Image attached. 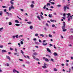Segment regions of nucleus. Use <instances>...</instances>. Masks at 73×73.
I'll list each match as a JSON object with an SVG mask.
<instances>
[{"label": "nucleus", "mask_w": 73, "mask_h": 73, "mask_svg": "<svg viewBox=\"0 0 73 73\" xmlns=\"http://www.w3.org/2000/svg\"><path fill=\"white\" fill-rule=\"evenodd\" d=\"M45 61H47V62H49V60H48V58H45Z\"/></svg>", "instance_id": "18"}, {"label": "nucleus", "mask_w": 73, "mask_h": 73, "mask_svg": "<svg viewBox=\"0 0 73 73\" xmlns=\"http://www.w3.org/2000/svg\"><path fill=\"white\" fill-rule=\"evenodd\" d=\"M66 8H67V9H69V7H66Z\"/></svg>", "instance_id": "64"}, {"label": "nucleus", "mask_w": 73, "mask_h": 73, "mask_svg": "<svg viewBox=\"0 0 73 73\" xmlns=\"http://www.w3.org/2000/svg\"><path fill=\"white\" fill-rule=\"evenodd\" d=\"M66 31V29H63V32H65V31Z\"/></svg>", "instance_id": "43"}, {"label": "nucleus", "mask_w": 73, "mask_h": 73, "mask_svg": "<svg viewBox=\"0 0 73 73\" xmlns=\"http://www.w3.org/2000/svg\"><path fill=\"white\" fill-rule=\"evenodd\" d=\"M8 23L9 25H11L12 24V23L11 22H9Z\"/></svg>", "instance_id": "20"}, {"label": "nucleus", "mask_w": 73, "mask_h": 73, "mask_svg": "<svg viewBox=\"0 0 73 73\" xmlns=\"http://www.w3.org/2000/svg\"><path fill=\"white\" fill-rule=\"evenodd\" d=\"M10 49L11 50H13V49L11 48V47L10 48Z\"/></svg>", "instance_id": "48"}, {"label": "nucleus", "mask_w": 73, "mask_h": 73, "mask_svg": "<svg viewBox=\"0 0 73 73\" xmlns=\"http://www.w3.org/2000/svg\"><path fill=\"white\" fill-rule=\"evenodd\" d=\"M3 8H7V7H6L5 6H2Z\"/></svg>", "instance_id": "46"}, {"label": "nucleus", "mask_w": 73, "mask_h": 73, "mask_svg": "<svg viewBox=\"0 0 73 73\" xmlns=\"http://www.w3.org/2000/svg\"><path fill=\"white\" fill-rule=\"evenodd\" d=\"M35 44H37V45H38V44H40L39 43H38V42H35Z\"/></svg>", "instance_id": "31"}, {"label": "nucleus", "mask_w": 73, "mask_h": 73, "mask_svg": "<svg viewBox=\"0 0 73 73\" xmlns=\"http://www.w3.org/2000/svg\"><path fill=\"white\" fill-rule=\"evenodd\" d=\"M34 55H35V56H36L38 54L37 53V52H35L33 53Z\"/></svg>", "instance_id": "17"}, {"label": "nucleus", "mask_w": 73, "mask_h": 73, "mask_svg": "<svg viewBox=\"0 0 73 73\" xmlns=\"http://www.w3.org/2000/svg\"><path fill=\"white\" fill-rule=\"evenodd\" d=\"M46 56H48V57H50V56H49V55L47 54V55H46Z\"/></svg>", "instance_id": "36"}, {"label": "nucleus", "mask_w": 73, "mask_h": 73, "mask_svg": "<svg viewBox=\"0 0 73 73\" xmlns=\"http://www.w3.org/2000/svg\"><path fill=\"white\" fill-rule=\"evenodd\" d=\"M49 44L50 45V46H53V45L52 44Z\"/></svg>", "instance_id": "63"}, {"label": "nucleus", "mask_w": 73, "mask_h": 73, "mask_svg": "<svg viewBox=\"0 0 73 73\" xmlns=\"http://www.w3.org/2000/svg\"><path fill=\"white\" fill-rule=\"evenodd\" d=\"M43 68H46V66H42Z\"/></svg>", "instance_id": "37"}, {"label": "nucleus", "mask_w": 73, "mask_h": 73, "mask_svg": "<svg viewBox=\"0 0 73 73\" xmlns=\"http://www.w3.org/2000/svg\"><path fill=\"white\" fill-rule=\"evenodd\" d=\"M4 28L3 27H2L0 28V32H2V29H3Z\"/></svg>", "instance_id": "19"}, {"label": "nucleus", "mask_w": 73, "mask_h": 73, "mask_svg": "<svg viewBox=\"0 0 73 73\" xmlns=\"http://www.w3.org/2000/svg\"><path fill=\"white\" fill-rule=\"evenodd\" d=\"M21 53H22V54H23V53H24V52H23V50H21Z\"/></svg>", "instance_id": "51"}, {"label": "nucleus", "mask_w": 73, "mask_h": 73, "mask_svg": "<svg viewBox=\"0 0 73 73\" xmlns=\"http://www.w3.org/2000/svg\"><path fill=\"white\" fill-rule=\"evenodd\" d=\"M2 52H7V51L4 50H2Z\"/></svg>", "instance_id": "22"}, {"label": "nucleus", "mask_w": 73, "mask_h": 73, "mask_svg": "<svg viewBox=\"0 0 73 73\" xmlns=\"http://www.w3.org/2000/svg\"><path fill=\"white\" fill-rule=\"evenodd\" d=\"M21 44H24V42H23V41H21Z\"/></svg>", "instance_id": "33"}, {"label": "nucleus", "mask_w": 73, "mask_h": 73, "mask_svg": "<svg viewBox=\"0 0 73 73\" xmlns=\"http://www.w3.org/2000/svg\"><path fill=\"white\" fill-rule=\"evenodd\" d=\"M6 13L8 15V16H9V13L7 12Z\"/></svg>", "instance_id": "42"}, {"label": "nucleus", "mask_w": 73, "mask_h": 73, "mask_svg": "<svg viewBox=\"0 0 73 73\" xmlns=\"http://www.w3.org/2000/svg\"><path fill=\"white\" fill-rule=\"evenodd\" d=\"M0 48H3V45H0Z\"/></svg>", "instance_id": "38"}, {"label": "nucleus", "mask_w": 73, "mask_h": 73, "mask_svg": "<svg viewBox=\"0 0 73 73\" xmlns=\"http://www.w3.org/2000/svg\"><path fill=\"white\" fill-rule=\"evenodd\" d=\"M65 16H66V14L65 13H64V14H63V16L64 17H65Z\"/></svg>", "instance_id": "39"}, {"label": "nucleus", "mask_w": 73, "mask_h": 73, "mask_svg": "<svg viewBox=\"0 0 73 73\" xmlns=\"http://www.w3.org/2000/svg\"><path fill=\"white\" fill-rule=\"evenodd\" d=\"M15 25L16 26H20V25L19 24H16Z\"/></svg>", "instance_id": "24"}, {"label": "nucleus", "mask_w": 73, "mask_h": 73, "mask_svg": "<svg viewBox=\"0 0 73 73\" xmlns=\"http://www.w3.org/2000/svg\"><path fill=\"white\" fill-rule=\"evenodd\" d=\"M18 44L19 45V47H20V46H21V45H20V44L19 43H18Z\"/></svg>", "instance_id": "58"}, {"label": "nucleus", "mask_w": 73, "mask_h": 73, "mask_svg": "<svg viewBox=\"0 0 73 73\" xmlns=\"http://www.w3.org/2000/svg\"><path fill=\"white\" fill-rule=\"evenodd\" d=\"M50 21L51 22H54V21H55V22H56V21H54V20H53L52 19H50Z\"/></svg>", "instance_id": "11"}, {"label": "nucleus", "mask_w": 73, "mask_h": 73, "mask_svg": "<svg viewBox=\"0 0 73 73\" xmlns=\"http://www.w3.org/2000/svg\"><path fill=\"white\" fill-rule=\"evenodd\" d=\"M54 15H57V14H56V13H54Z\"/></svg>", "instance_id": "60"}, {"label": "nucleus", "mask_w": 73, "mask_h": 73, "mask_svg": "<svg viewBox=\"0 0 73 73\" xmlns=\"http://www.w3.org/2000/svg\"><path fill=\"white\" fill-rule=\"evenodd\" d=\"M8 45H11V44H12V43H11V42H9V43H8V44H7Z\"/></svg>", "instance_id": "52"}, {"label": "nucleus", "mask_w": 73, "mask_h": 73, "mask_svg": "<svg viewBox=\"0 0 73 73\" xmlns=\"http://www.w3.org/2000/svg\"><path fill=\"white\" fill-rule=\"evenodd\" d=\"M13 73H16V72H17V73H19V72L18 71H17V70H16V69H13Z\"/></svg>", "instance_id": "4"}, {"label": "nucleus", "mask_w": 73, "mask_h": 73, "mask_svg": "<svg viewBox=\"0 0 73 73\" xmlns=\"http://www.w3.org/2000/svg\"><path fill=\"white\" fill-rule=\"evenodd\" d=\"M11 9H15V7H13V5H12L10 7H9V11H11Z\"/></svg>", "instance_id": "2"}, {"label": "nucleus", "mask_w": 73, "mask_h": 73, "mask_svg": "<svg viewBox=\"0 0 73 73\" xmlns=\"http://www.w3.org/2000/svg\"><path fill=\"white\" fill-rule=\"evenodd\" d=\"M40 36H42V37H44V35L42 34H40Z\"/></svg>", "instance_id": "26"}, {"label": "nucleus", "mask_w": 73, "mask_h": 73, "mask_svg": "<svg viewBox=\"0 0 73 73\" xmlns=\"http://www.w3.org/2000/svg\"><path fill=\"white\" fill-rule=\"evenodd\" d=\"M19 61H23V60L21 59H19Z\"/></svg>", "instance_id": "35"}, {"label": "nucleus", "mask_w": 73, "mask_h": 73, "mask_svg": "<svg viewBox=\"0 0 73 73\" xmlns=\"http://www.w3.org/2000/svg\"><path fill=\"white\" fill-rule=\"evenodd\" d=\"M18 36H19V35H17L16 36V37L17 38H18Z\"/></svg>", "instance_id": "57"}, {"label": "nucleus", "mask_w": 73, "mask_h": 73, "mask_svg": "<svg viewBox=\"0 0 73 73\" xmlns=\"http://www.w3.org/2000/svg\"><path fill=\"white\" fill-rule=\"evenodd\" d=\"M54 56H57V54L56 52H54Z\"/></svg>", "instance_id": "13"}, {"label": "nucleus", "mask_w": 73, "mask_h": 73, "mask_svg": "<svg viewBox=\"0 0 73 73\" xmlns=\"http://www.w3.org/2000/svg\"><path fill=\"white\" fill-rule=\"evenodd\" d=\"M3 12L2 11H0V16H2L3 15Z\"/></svg>", "instance_id": "9"}, {"label": "nucleus", "mask_w": 73, "mask_h": 73, "mask_svg": "<svg viewBox=\"0 0 73 73\" xmlns=\"http://www.w3.org/2000/svg\"><path fill=\"white\" fill-rule=\"evenodd\" d=\"M37 18H38V19H39V20H41V19L40 18V17L38 15L37 16Z\"/></svg>", "instance_id": "10"}, {"label": "nucleus", "mask_w": 73, "mask_h": 73, "mask_svg": "<svg viewBox=\"0 0 73 73\" xmlns=\"http://www.w3.org/2000/svg\"><path fill=\"white\" fill-rule=\"evenodd\" d=\"M15 23H19V21H18L17 20H16L15 21Z\"/></svg>", "instance_id": "15"}, {"label": "nucleus", "mask_w": 73, "mask_h": 73, "mask_svg": "<svg viewBox=\"0 0 73 73\" xmlns=\"http://www.w3.org/2000/svg\"><path fill=\"white\" fill-rule=\"evenodd\" d=\"M31 8H33V7H34V5L32 3L31 5Z\"/></svg>", "instance_id": "16"}, {"label": "nucleus", "mask_w": 73, "mask_h": 73, "mask_svg": "<svg viewBox=\"0 0 73 73\" xmlns=\"http://www.w3.org/2000/svg\"><path fill=\"white\" fill-rule=\"evenodd\" d=\"M62 29H64L65 28V22H63V26L62 27Z\"/></svg>", "instance_id": "3"}, {"label": "nucleus", "mask_w": 73, "mask_h": 73, "mask_svg": "<svg viewBox=\"0 0 73 73\" xmlns=\"http://www.w3.org/2000/svg\"><path fill=\"white\" fill-rule=\"evenodd\" d=\"M15 52H17V48H15Z\"/></svg>", "instance_id": "50"}, {"label": "nucleus", "mask_w": 73, "mask_h": 73, "mask_svg": "<svg viewBox=\"0 0 73 73\" xmlns=\"http://www.w3.org/2000/svg\"><path fill=\"white\" fill-rule=\"evenodd\" d=\"M11 52H8V54H11Z\"/></svg>", "instance_id": "61"}, {"label": "nucleus", "mask_w": 73, "mask_h": 73, "mask_svg": "<svg viewBox=\"0 0 73 73\" xmlns=\"http://www.w3.org/2000/svg\"><path fill=\"white\" fill-rule=\"evenodd\" d=\"M54 49H56V46H55V45H54Z\"/></svg>", "instance_id": "56"}, {"label": "nucleus", "mask_w": 73, "mask_h": 73, "mask_svg": "<svg viewBox=\"0 0 73 73\" xmlns=\"http://www.w3.org/2000/svg\"><path fill=\"white\" fill-rule=\"evenodd\" d=\"M50 3H51V4H54V2H50Z\"/></svg>", "instance_id": "44"}, {"label": "nucleus", "mask_w": 73, "mask_h": 73, "mask_svg": "<svg viewBox=\"0 0 73 73\" xmlns=\"http://www.w3.org/2000/svg\"><path fill=\"white\" fill-rule=\"evenodd\" d=\"M6 58H7V59H8L10 61L11 60V58H10V57H9V56H6Z\"/></svg>", "instance_id": "6"}, {"label": "nucleus", "mask_w": 73, "mask_h": 73, "mask_svg": "<svg viewBox=\"0 0 73 73\" xmlns=\"http://www.w3.org/2000/svg\"><path fill=\"white\" fill-rule=\"evenodd\" d=\"M48 36L49 37H52V35H50V34H49L48 35Z\"/></svg>", "instance_id": "27"}, {"label": "nucleus", "mask_w": 73, "mask_h": 73, "mask_svg": "<svg viewBox=\"0 0 73 73\" xmlns=\"http://www.w3.org/2000/svg\"><path fill=\"white\" fill-rule=\"evenodd\" d=\"M69 37L70 38H73V36L72 35V36H69Z\"/></svg>", "instance_id": "28"}, {"label": "nucleus", "mask_w": 73, "mask_h": 73, "mask_svg": "<svg viewBox=\"0 0 73 73\" xmlns=\"http://www.w3.org/2000/svg\"><path fill=\"white\" fill-rule=\"evenodd\" d=\"M4 12H7V9H5L4 10Z\"/></svg>", "instance_id": "59"}, {"label": "nucleus", "mask_w": 73, "mask_h": 73, "mask_svg": "<svg viewBox=\"0 0 73 73\" xmlns=\"http://www.w3.org/2000/svg\"><path fill=\"white\" fill-rule=\"evenodd\" d=\"M16 36L15 35H14L13 36V38L14 39H15V37H16Z\"/></svg>", "instance_id": "32"}, {"label": "nucleus", "mask_w": 73, "mask_h": 73, "mask_svg": "<svg viewBox=\"0 0 73 73\" xmlns=\"http://www.w3.org/2000/svg\"><path fill=\"white\" fill-rule=\"evenodd\" d=\"M40 16L41 19H43L44 18V17H43V16H42V15H40Z\"/></svg>", "instance_id": "34"}, {"label": "nucleus", "mask_w": 73, "mask_h": 73, "mask_svg": "<svg viewBox=\"0 0 73 73\" xmlns=\"http://www.w3.org/2000/svg\"><path fill=\"white\" fill-rule=\"evenodd\" d=\"M52 16L53 15H52V14H49L48 15V16L49 17H52Z\"/></svg>", "instance_id": "12"}, {"label": "nucleus", "mask_w": 73, "mask_h": 73, "mask_svg": "<svg viewBox=\"0 0 73 73\" xmlns=\"http://www.w3.org/2000/svg\"><path fill=\"white\" fill-rule=\"evenodd\" d=\"M52 27H55V25H54V24L52 25Z\"/></svg>", "instance_id": "45"}, {"label": "nucleus", "mask_w": 73, "mask_h": 73, "mask_svg": "<svg viewBox=\"0 0 73 73\" xmlns=\"http://www.w3.org/2000/svg\"><path fill=\"white\" fill-rule=\"evenodd\" d=\"M27 56L28 59H30V58H29V56Z\"/></svg>", "instance_id": "53"}, {"label": "nucleus", "mask_w": 73, "mask_h": 73, "mask_svg": "<svg viewBox=\"0 0 73 73\" xmlns=\"http://www.w3.org/2000/svg\"><path fill=\"white\" fill-rule=\"evenodd\" d=\"M33 57L34 59H36V57H35V56L33 55Z\"/></svg>", "instance_id": "41"}, {"label": "nucleus", "mask_w": 73, "mask_h": 73, "mask_svg": "<svg viewBox=\"0 0 73 73\" xmlns=\"http://www.w3.org/2000/svg\"><path fill=\"white\" fill-rule=\"evenodd\" d=\"M35 36H38V34L36 33V34H35Z\"/></svg>", "instance_id": "49"}, {"label": "nucleus", "mask_w": 73, "mask_h": 73, "mask_svg": "<svg viewBox=\"0 0 73 73\" xmlns=\"http://www.w3.org/2000/svg\"><path fill=\"white\" fill-rule=\"evenodd\" d=\"M50 4L49 3H47L46 4V7H48V6H50Z\"/></svg>", "instance_id": "14"}, {"label": "nucleus", "mask_w": 73, "mask_h": 73, "mask_svg": "<svg viewBox=\"0 0 73 73\" xmlns=\"http://www.w3.org/2000/svg\"><path fill=\"white\" fill-rule=\"evenodd\" d=\"M27 23L29 24H32V22H27Z\"/></svg>", "instance_id": "29"}, {"label": "nucleus", "mask_w": 73, "mask_h": 73, "mask_svg": "<svg viewBox=\"0 0 73 73\" xmlns=\"http://www.w3.org/2000/svg\"><path fill=\"white\" fill-rule=\"evenodd\" d=\"M10 3H11V4H12V5H13V2L12 1H10Z\"/></svg>", "instance_id": "30"}, {"label": "nucleus", "mask_w": 73, "mask_h": 73, "mask_svg": "<svg viewBox=\"0 0 73 73\" xmlns=\"http://www.w3.org/2000/svg\"><path fill=\"white\" fill-rule=\"evenodd\" d=\"M17 17H18V19H19L20 20H21L22 19L21 18H20V17H19L18 16H17Z\"/></svg>", "instance_id": "55"}, {"label": "nucleus", "mask_w": 73, "mask_h": 73, "mask_svg": "<svg viewBox=\"0 0 73 73\" xmlns=\"http://www.w3.org/2000/svg\"><path fill=\"white\" fill-rule=\"evenodd\" d=\"M44 6L43 7V9H45L46 8V5H44Z\"/></svg>", "instance_id": "47"}, {"label": "nucleus", "mask_w": 73, "mask_h": 73, "mask_svg": "<svg viewBox=\"0 0 73 73\" xmlns=\"http://www.w3.org/2000/svg\"><path fill=\"white\" fill-rule=\"evenodd\" d=\"M64 11L65 12L66 9V5L64 6L63 7Z\"/></svg>", "instance_id": "5"}, {"label": "nucleus", "mask_w": 73, "mask_h": 73, "mask_svg": "<svg viewBox=\"0 0 73 73\" xmlns=\"http://www.w3.org/2000/svg\"><path fill=\"white\" fill-rule=\"evenodd\" d=\"M42 44L43 46H46L48 44V43L46 42L45 44V43H42Z\"/></svg>", "instance_id": "8"}, {"label": "nucleus", "mask_w": 73, "mask_h": 73, "mask_svg": "<svg viewBox=\"0 0 73 73\" xmlns=\"http://www.w3.org/2000/svg\"><path fill=\"white\" fill-rule=\"evenodd\" d=\"M30 28L31 29H32V28H33V26H31L30 27Z\"/></svg>", "instance_id": "40"}, {"label": "nucleus", "mask_w": 73, "mask_h": 73, "mask_svg": "<svg viewBox=\"0 0 73 73\" xmlns=\"http://www.w3.org/2000/svg\"><path fill=\"white\" fill-rule=\"evenodd\" d=\"M66 66H68V64L67 63H66Z\"/></svg>", "instance_id": "62"}, {"label": "nucleus", "mask_w": 73, "mask_h": 73, "mask_svg": "<svg viewBox=\"0 0 73 73\" xmlns=\"http://www.w3.org/2000/svg\"><path fill=\"white\" fill-rule=\"evenodd\" d=\"M54 71H57L58 70L57 69L55 68H54Z\"/></svg>", "instance_id": "23"}, {"label": "nucleus", "mask_w": 73, "mask_h": 73, "mask_svg": "<svg viewBox=\"0 0 73 73\" xmlns=\"http://www.w3.org/2000/svg\"><path fill=\"white\" fill-rule=\"evenodd\" d=\"M46 49L48 52H50V53H51V51H50V50L49 49V48H47Z\"/></svg>", "instance_id": "7"}, {"label": "nucleus", "mask_w": 73, "mask_h": 73, "mask_svg": "<svg viewBox=\"0 0 73 73\" xmlns=\"http://www.w3.org/2000/svg\"><path fill=\"white\" fill-rule=\"evenodd\" d=\"M51 61H52V62H53V61H54V60L53 59V58H51Z\"/></svg>", "instance_id": "54"}, {"label": "nucleus", "mask_w": 73, "mask_h": 73, "mask_svg": "<svg viewBox=\"0 0 73 73\" xmlns=\"http://www.w3.org/2000/svg\"><path fill=\"white\" fill-rule=\"evenodd\" d=\"M26 64H30L31 63L30 62L28 61H27V62H26Z\"/></svg>", "instance_id": "25"}, {"label": "nucleus", "mask_w": 73, "mask_h": 73, "mask_svg": "<svg viewBox=\"0 0 73 73\" xmlns=\"http://www.w3.org/2000/svg\"><path fill=\"white\" fill-rule=\"evenodd\" d=\"M66 15H68L67 18H68V21H69L70 19L72 20L73 19L72 16L73 17V15H72V16L70 15V13H68V14L66 13Z\"/></svg>", "instance_id": "1"}, {"label": "nucleus", "mask_w": 73, "mask_h": 73, "mask_svg": "<svg viewBox=\"0 0 73 73\" xmlns=\"http://www.w3.org/2000/svg\"><path fill=\"white\" fill-rule=\"evenodd\" d=\"M57 7H61V5H57Z\"/></svg>", "instance_id": "21"}]
</instances>
